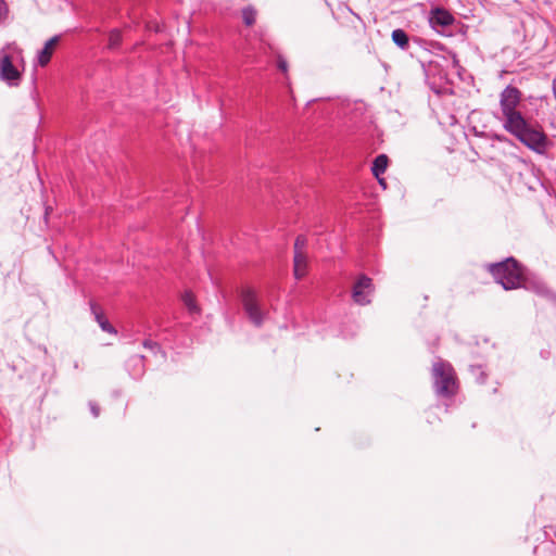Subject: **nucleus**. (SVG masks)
Here are the masks:
<instances>
[{
  "label": "nucleus",
  "mask_w": 556,
  "mask_h": 556,
  "mask_svg": "<svg viewBox=\"0 0 556 556\" xmlns=\"http://www.w3.org/2000/svg\"><path fill=\"white\" fill-rule=\"evenodd\" d=\"M489 270L505 290L517 289L522 285V270L514 258H507L504 262L491 264Z\"/></svg>",
  "instance_id": "f257e3e1"
},
{
  "label": "nucleus",
  "mask_w": 556,
  "mask_h": 556,
  "mask_svg": "<svg viewBox=\"0 0 556 556\" xmlns=\"http://www.w3.org/2000/svg\"><path fill=\"white\" fill-rule=\"evenodd\" d=\"M0 78L12 86H17L21 79L20 71L13 65L12 58L8 54L0 59Z\"/></svg>",
  "instance_id": "0eeeda50"
},
{
  "label": "nucleus",
  "mask_w": 556,
  "mask_h": 556,
  "mask_svg": "<svg viewBox=\"0 0 556 556\" xmlns=\"http://www.w3.org/2000/svg\"><path fill=\"white\" fill-rule=\"evenodd\" d=\"M9 14V8L4 0H0V23H2Z\"/></svg>",
  "instance_id": "a211bd4d"
},
{
  "label": "nucleus",
  "mask_w": 556,
  "mask_h": 556,
  "mask_svg": "<svg viewBox=\"0 0 556 556\" xmlns=\"http://www.w3.org/2000/svg\"><path fill=\"white\" fill-rule=\"evenodd\" d=\"M375 291L372 279L366 275H361L352 289L353 301L361 306L371 303L370 296Z\"/></svg>",
  "instance_id": "423d86ee"
},
{
  "label": "nucleus",
  "mask_w": 556,
  "mask_h": 556,
  "mask_svg": "<svg viewBox=\"0 0 556 556\" xmlns=\"http://www.w3.org/2000/svg\"><path fill=\"white\" fill-rule=\"evenodd\" d=\"M241 301L248 318L256 327L262 326L265 313L261 309L257 295L254 290L247 288L241 291Z\"/></svg>",
  "instance_id": "39448f33"
},
{
  "label": "nucleus",
  "mask_w": 556,
  "mask_h": 556,
  "mask_svg": "<svg viewBox=\"0 0 556 556\" xmlns=\"http://www.w3.org/2000/svg\"><path fill=\"white\" fill-rule=\"evenodd\" d=\"M505 129L533 150L543 149L546 144L545 134L541 129L530 126L523 117L521 118V122L518 124V126L515 127L511 124Z\"/></svg>",
  "instance_id": "7ed1b4c3"
},
{
  "label": "nucleus",
  "mask_w": 556,
  "mask_h": 556,
  "mask_svg": "<svg viewBox=\"0 0 556 556\" xmlns=\"http://www.w3.org/2000/svg\"><path fill=\"white\" fill-rule=\"evenodd\" d=\"M59 41L60 36H53L45 43V47L38 53V64L41 67H45L50 62Z\"/></svg>",
  "instance_id": "1a4fd4ad"
},
{
  "label": "nucleus",
  "mask_w": 556,
  "mask_h": 556,
  "mask_svg": "<svg viewBox=\"0 0 556 556\" xmlns=\"http://www.w3.org/2000/svg\"><path fill=\"white\" fill-rule=\"evenodd\" d=\"M432 375L437 392L448 396L455 393L456 378L453 367L443 361H438L432 366Z\"/></svg>",
  "instance_id": "20e7f679"
},
{
  "label": "nucleus",
  "mask_w": 556,
  "mask_h": 556,
  "mask_svg": "<svg viewBox=\"0 0 556 556\" xmlns=\"http://www.w3.org/2000/svg\"><path fill=\"white\" fill-rule=\"evenodd\" d=\"M277 65H278V68L283 73V74H287L288 73V62L287 60L281 56V55H278L277 56Z\"/></svg>",
  "instance_id": "6ab92c4d"
},
{
  "label": "nucleus",
  "mask_w": 556,
  "mask_h": 556,
  "mask_svg": "<svg viewBox=\"0 0 556 556\" xmlns=\"http://www.w3.org/2000/svg\"><path fill=\"white\" fill-rule=\"evenodd\" d=\"M389 159L386 154H380L376 156L372 164V174L376 178H378L379 182L386 187V182L382 178H380V175H382L388 167Z\"/></svg>",
  "instance_id": "9b49d317"
},
{
  "label": "nucleus",
  "mask_w": 556,
  "mask_h": 556,
  "mask_svg": "<svg viewBox=\"0 0 556 556\" xmlns=\"http://www.w3.org/2000/svg\"><path fill=\"white\" fill-rule=\"evenodd\" d=\"M257 11L249 5L242 10V20L247 26H252L256 22Z\"/></svg>",
  "instance_id": "4468645a"
},
{
  "label": "nucleus",
  "mask_w": 556,
  "mask_h": 556,
  "mask_svg": "<svg viewBox=\"0 0 556 556\" xmlns=\"http://www.w3.org/2000/svg\"><path fill=\"white\" fill-rule=\"evenodd\" d=\"M91 308H92V312L96 316V319L99 324V326L101 327V329L103 331H106L109 333H116V330L114 329V327L109 323V320L105 318L104 314L102 313V311L96 305V304H92L91 305Z\"/></svg>",
  "instance_id": "f8f14e48"
},
{
  "label": "nucleus",
  "mask_w": 556,
  "mask_h": 556,
  "mask_svg": "<svg viewBox=\"0 0 556 556\" xmlns=\"http://www.w3.org/2000/svg\"><path fill=\"white\" fill-rule=\"evenodd\" d=\"M308 260L306 254L295 253L293 257V274L295 279H302L307 274Z\"/></svg>",
  "instance_id": "9d476101"
},
{
  "label": "nucleus",
  "mask_w": 556,
  "mask_h": 556,
  "mask_svg": "<svg viewBox=\"0 0 556 556\" xmlns=\"http://www.w3.org/2000/svg\"><path fill=\"white\" fill-rule=\"evenodd\" d=\"M429 21L432 26L445 27L454 23V17L447 10L435 8L431 11Z\"/></svg>",
  "instance_id": "6e6552de"
},
{
  "label": "nucleus",
  "mask_w": 556,
  "mask_h": 556,
  "mask_svg": "<svg viewBox=\"0 0 556 556\" xmlns=\"http://www.w3.org/2000/svg\"><path fill=\"white\" fill-rule=\"evenodd\" d=\"M306 238L304 236H298L296 239H295V242H294V254L295 253H300V254H306L305 253V247H306Z\"/></svg>",
  "instance_id": "f3484780"
},
{
  "label": "nucleus",
  "mask_w": 556,
  "mask_h": 556,
  "mask_svg": "<svg viewBox=\"0 0 556 556\" xmlns=\"http://www.w3.org/2000/svg\"><path fill=\"white\" fill-rule=\"evenodd\" d=\"M122 43V34L118 29H113L109 35V46L108 48L111 50H115Z\"/></svg>",
  "instance_id": "dca6fc26"
},
{
  "label": "nucleus",
  "mask_w": 556,
  "mask_h": 556,
  "mask_svg": "<svg viewBox=\"0 0 556 556\" xmlns=\"http://www.w3.org/2000/svg\"><path fill=\"white\" fill-rule=\"evenodd\" d=\"M521 101V91L514 87L507 86L501 93V109L505 117L504 127L518 126L521 122L522 115L516 110L517 105Z\"/></svg>",
  "instance_id": "f03ea898"
},
{
  "label": "nucleus",
  "mask_w": 556,
  "mask_h": 556,
  "mask_svg": "<svg viewBox=\"0 0 556 556\" xmlns=\"http://www.w3.org/2000/svg\"><path fill=\"white\" fill-rule=\"evenodd\" d=\"M182 302L185 303V305L187 306L188 311L191 314H199L200 313V307L198 306V304L195 302V298H194V295L191 292L186 291L182 294Z\"/></svg>",
  "instance_id": "ddd939ff"
},
{
  "label": "nucleus",
  "mask_w": 556,
  "mask_h": 556,
  "mask_svg": "<svg viewBox=\"0 0 556 556\" xmlns=\"http://www.w3.org/2000/svg\"><path fill=\"white\" fill-rule=\"evenodd\" d=\"M392 40L401 48H406L408 46V36L403 29L393 30Z\"/></svg>",
  "instance_id": "2eb2a0df"
}]
</instances>
